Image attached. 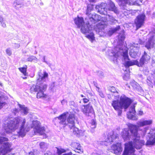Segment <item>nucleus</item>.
I'll list each match as a JSON object with an SVG mask.
<instances>
[{"label": "nucleus", "instance_id": "1", "mask_svg": "<svg viewBox=\"0 0 155 155\" xmlns=\"http://www.w3.org/2000/svg\"><path fill=\"white\" fill-rule=\"evenodd\" d=\"M48 74L45 71L43 72L42 75L39 74V78L37 80L36 85L33 84L30 89V91L31 93L37 92L36 97L37 98L45 99L48 97L47 94L44 93L47 89V85L42 82L46 78L48 77Z\"/></svg>", "mask_w": 155, "mask_h": 155}, {"label": "nucleus", "instance_id": "2", "mask_svg": "<svg viewBox=\"0 0 155 155\" xmlns=\"http://www.w3.org/2000/svg\"><path fill=\"white\" fill-rule=\"evenodd\" d=\"M131 100L126 96L120 97V101L118 100H113L111 105L114 109L118 112V116H120L122 113L123 107L124 109H127L132 103Z\"/></svg>", "mask_w": 155, "mask_h": 155}, {"label": "nucleus", "instance_id": "3", "mask_svg": "<svg viewBox=\"0 0 155 155\" xmlns=\"http://www.w3.org/2000/svg\"><path fill=\"white\" fill-rule=\"evenodd\" d=\"M60 120V124L63 126L64 127L68 125L69 128H72L75 125L76 119L75 115L72 113L65 112L57 117Z\"/></svg>", "mask_w": 155, "mask_h": 155}, {"label": "nucleus", "instance_id": "4", "mask_svg": "<svg viewBox=\"0 0 155 155\" xmlns=\"http://www.w3.org/2000/svg\"><path fill=\"white\" fill-rule=\"evenodd\" d=\"M127 125L128 129L126 128H124L121 133L122 136L124 139L129 138L131 135L137 138L140 137L138 133L139 130L138 126L130 123H128Z\"/></svg>", "mask_w": 155, "mask_h": 155}, {"label": "nucleus", "instance_id": "5", "mask_svg": "<svg viewBox=\"0 0 155 155\" xmlns=\"http://www.w3.org/2000/svg\"><path fill=\"white\" fill-rule=\"evenodd\" d=\"M8 138L0 137V155H14V153H10L13 150L12 144L9 142Z\"/></svg>", "mask_w": 155, "mask_h": 155}, {"label": "nucleus", "instance_id": "6", "mask_svg": "<svg viewBox=\"0 0 155 155\" xmlns=\"http://www.w3.org/2000/svg\"><path fill=\"white\" fill-rule=\"evenodd\" d=\"M40 122L37 120L34 121L32 123L31 128H33L35 133H37L40 135H46L45 134V129L44 127L41 126Z\"/></svg>", "mask_w": 155, "mask_h": 155}, {"label": "nucleus", "instance_id": "7", "mask_svg": "<svg viewBox=\"0 0 155 155\" xmlns=\"http://www.w3.org/2000/svg\"><path fill=\"white\" fill-rule=\"evenodd\" d=\"M145 18V15L144 14H139L137 16L134 21L136 30H138L143 25Z\"/></svg>", "mask_w": 155, "mask_h": 155}, {"label": "nucleus", "instance_id": "8", "mask_svg": "<svg viewBox=\"0 0 155 155\" xmlns=\"http://www.w3.org/2000/svg\"><path fill=\"white\" fill-rule=\"evenodd\" d=\"M83 106L84 108H82L81 111L86 116H89L91 115H94V109L90 103L87 104L83 105Z\"/></svg>", "mask_w": 155, "mask_h": 155}, {"label": "nucleus", "instance_id": "9", "mask_svg": "<svg viewBox=\"0 0 155 155\" xmlns=\"http://www.w3.org/2000/svg\"><path fill=\"white\" fill-rule=\"evenodd\" d=\"M124 150L122 155H129L134 153L135 150L133 147L132 142H130L125 144Z\"/></svg>", "mask_w": 155, "mask_h": 155}, {"label": "nucleus", "instance_id": "10", "mask_svg": "<svg viewBox=\"0 0 155 155\" xmlns=\"http://www.w3.org/2000/svg\"><path fill=\"white\" fill-rule=\"evenodd\" d=\"M149 139L146 142L147 145L155 144V129H151L149 132Z\"/></svg>", "mask_w": 155, "mask_h": 155}, {"label": "nucleus", "instance_id": "11", "mask_svg": "<svg viewBox=\"0 0 155 155\" xmlns=\"http://www.w3.org/2000/svg\"><path fill=\"white\" fill-rule=\"evenodd\" d=\"M111 150L116 154H119L122 152L123 148L120 143H117L113 144L111 147Z\"/></svg>", "mask_w": 155, "mask_h": 155}, {"label": "nucleus", "instance_id": "12", "mask_svg": "<svg viewBox=\"0 0 155 155\" xmlns=\"http://www.w3.org/2000/svg\"><path fill=\"white\" fill-rule=\"evenodd\" d=\"M139 138L135 137L133 140V145H134L135 148L137 149L141 148L142 146L144 145V141L140 139Z\"/></svg>", "mask_w": 155, "mask_h": 155}, {"label": "nucleus", "instance_id": "13", "mask_svg": "<svg viewBox=\"0 0 155 155\" xmlns=\"http://www.w3.org/2000/svg\"><path fill=\"white\" fill-rule=\"evenodd\" d=\"M71 146L74 149V150L76 152L80 153H83V149L79 143L74 142L72 143Z\"/></svg>", "mask_w": 155, "mask_h": 155}, {"label": "nucleus", "instance_id": "14", "mask_svg": "<svg viewBox=\"0 0 155 155\" xmlns=\"http://www.w3.org/2000/svg\"><path fill=\"white\" fill-rule=\"evenodd\" d=\"M89 20L91 24H95L97 22L103 20V18L97 14L92 15V17L89 18Z\"/></svg>", "mask_w": 155, "mask_h": 155}, {"label": "nucleus", "instance_id": "15", "mask_svg": "<svg viewBox=\"0 0 155 155\" xmlns=\"http://www.w3.org/2000/svg\"><path fill=\"white\" fill-rule=\"evenodd\" d=\"M107 5L109 11H113L116 14L118 13L119 12L117 8L116 7L114 3L112 1H110Z\"/></svg>", "mask_w": 155, "mask_h": 155}, {"label": "nucleus", "instance_id": "16", "mask_svg": "<svg viewBox=\"0 0 155 155\" xmlns=\"http://www.w3.org/2000/svg\"><path fill=\"white\" fill-rule=\"evenodd\" d=\"M25 123L26 120L24 118L22 120L20 130L18 132L19 135L22 137H24L25 135Z\"/></svg>", "mask_w": 155, "mask_h": 155}, {"label": "nucleus", "instance_id": "17", "mask_svg": "<svg viewBox=\"0 0 155 155\" xmlns=\"http://www.w3.org/2000/svg\"><path fill=\"white\" fill-rule=\"evenodd\" d=\"M150 59L149 56H148L147 53L144 52L140 60V66L142 67L144 64L145 61H146L149 60Z\"/></svg>", "mask_w": 155, "mask_h": 155}, {"label": "nucleus", "instance_id": "18", "mask_svg": "<svg viewBox=\"0 0 155 155\" xmlns=\"http://www.w3.org/2000/svg\"><path fill=\"white\" fill-rule=\"evenodd\" d=\"M75 23L77 25L78 27L79 28L84 23L83 19L82 18H80L79 17L75 18L74 19Z\"/></svg>", "mask_w": 155, "mask_h": 155}, {"label": "nucleus", "instance_id": "19", "mask_svg": "<svg viewBox=\"0 0 155 155\" xmlns=\"http://www.w3.org/2000/svg\"><path fill=\"white\" fill-rule=\"evenodd\" d=\"M27 66L25 65L24 67H20L18 68L19 71L23 74L24 76L27 75Z\"/></svg>", "mask_w": 155, "mask_h": 155}, {"label": "nucleus", "instance_id": "20", "mask_svg": "<svg viewBox=\"0 0 155 155\" xmlns=\"http://www.w3.org/2000/svg\"><path fill=\"white\" fill-rule=\"evenodd\" d=\"M152 120H145L140 122V126H143L145 125H149L152 124Z\"/></svg>", "mask_w": 155, "mask_h": 155}, {"label": "nucleus", "instance_id": "21", "mask_svg": "<svg viewBox=\"0 0 155 155\" xmlns=\"http://www.w3.org/2000/svg\"><path fill=\"white\" fill-rule=\"evenodd\" d=\"M130 0H119V2L120 3V5L123 6H124L127 4L130 5Z\"/></svg>", "mask_w": 155, "mask_h": 155}, {"label": "nucleus", "instance_id": "22", "mask_svg": "<svg viewBox=\"0 0 155 155\" xmlns=\"http://www.w3.org/2000/svg\"><path fill=\"white\" fill-rule=\"evenodd\" d=\"M57 153L58 155H60L62 153H65L67 151L69 150V149H67L66 150L62 148H57Z\"/></svg>", "mask_w": 155, "mask_h": 155}, {"label": "nucleus", "instance_id": "23", "mask_svg": "<svg viewBox=\"0 0 155 155\" xmlns=\"http://www.w3.org/2000/svg\"><path fill=\"white\" fill-rule=\"evenodd\" d=\"M86 37L91 42H93L94 40V35L93 33H90V34L87 35L86 36Z\"/></svg>", "mask_w": 155, "mask_h": 155}, {"label": "nucleus", "instance_id": "24", "mask_svg": "<svg viewBox=\"0 0 155 155\" xmlns=\"http://www.w3.org/2000/svg\"><path fill=\"white\" fill-rule=\"evenodd\" d=\"M13 5L15 9L17 10H18L19 8H21L22 6V4L20 3H18L17 2H14L13 3Z\"/></svg>", "mask_w": 155, "mask_h": 155}, {"label": "nucleus", "instance_id": "25", "mask_svg": "<svg viewBox=\"0 0 155 155\" xmlns=\"http://www.w3.org/2000/svg\"><path fill=\"white\" fill-rule=\"evenodd\" d=\"M70 129H73V132L74 134H78L79 133V130L78 128L75 127V125L72 128H69Z\"/></svg>", "mask_w": 155, "mask_h": 155}, {"label": "nucleus", "instance_id": "26", "mask_svg": "<svg viewBox=\"0 0 155 155\" xmlns=\"http://www.w3.org/2000/svg\"><path fill=\"white\" fill-rule=\"evenodd\" d=\"M90 127L91 129L95 128L96 126V123L95 120L93 119L90 123Z\"/></svg>", "mask_w": 155, "mask_h": 155}, {"label": "nucleus", "instance_id": "27", "mask_svg": "<svg viewBox=\"0 0 155 155\" xmlns=\"http://www.w3.org/2000/svg\"><path fill=\"white\" fill-rule=\"evenodd\" d=\"M122 56L124 59L129 60L128 51L127 50H126L123 52Z\"/></svg>", "mask_w": 155, "mask_h": 155}, {"label": "nucleus", "instance_id": "28", "mask_svg": "<svg viewBox=\"0 0 155 155\" xmlns=\"http://www.w3.org/2000/svg\"><path fill=\"white\" fill-rule=\"evenodd\" d=\"M135 112L134 108H133V111H129L128 114H127V117L128 118L130 119H131L133 117V115L131 114V113H134Z\"/></svg>", "mask_w": 155, "mask_h": 155}, {"label": "nucleus", "instance_id": "29", "mask_svg": "<svg viewBox=\"0 0 155 155\" xmlns=\"http://www.w3.org/2000/svg\"><path fill=\"white\" fill-rule=\"evenodd\" d=\"M134 64L135 63L134 62L130 61H128L125 63L124 65L126 67H129Z\"/></svg>", "mask_w": 155, "mask_h": 155}, {"label": "nucleus", "instance_id": "30", "mask_svg": "<svg viewBox=\"0 0 155 155\" xmlns=\"http://www.w3.org/2000/svg\"><path fill=\"white\" fill-rule=\"evenodd\" d=\"M20 107L21 108V109L22 110L25 114L26 115L28 113V109L27 107H22L21 106H20Z\"/></svg>", "mask_w": 155, "mask_h": 155}, {"label": "nucleus", "instance_id": "31", "mask_svg": "<svg viewBox=\"0 0 155 155\" xmlns=\"http://www.w3.org/2000/svg\"><path fill=\"white\" fill-rule=\"evenodd\" d=\"M81 31L84 34H86L88 30L86 29L83 25H82V26H81Z\"/></svg>", "mask_w": 155, "mask_h": 155}, {"label": "nucleus", "instance_id": "32", "mask_svg": "<svg viewBox=\"0 0 155 155\" xmlns=\"http://www.w3.org/2000/svg\"><path fill=\"white\" fill-rule=\"evenodd\" d=\"M0 23L1 24V26L4 28H5L6 27V25L4 23L3 21V19L2 17H1L0 15Z\"/></svg>", "mask_w": 155, "mask_h": 155}, {"label": "nucleus", "instance_id": "33", "mask_svg": "<svg viewBox=\"0 0 155 155\" xmlns=\"http://www.w3.org/2000/svg\"><path fill=\"white\" fill-rule=\"evenodd\" d=\"M151 43L150 41H148L146 44L145 47L148 49H149L151 48Z\"/></svg>", "mask_w": 155, "mask_h": 155}, {"label": "nucleus", "instance_id": "34", "mask_svg": "<svg viewBox=\"0 0 155 155\" xmlns=\"http://www.w3.org/2000/svg\"><path fill=\"white\" fill-rule=\"evenodd\" d=\"M120 28L119 25H118L115 28L112 29L114 33L117 32L120 29Z\"/></svg>", "mask_w": 155, "mask_h": 155}, {"label": "nucleus", "instance_id": "35", "mask_svg": "<svg viewBox=\"0 0 155 155\" xmlns=\"http://www.w3.org/2000/svg\"><path fill=\"white\" fill-rule=\"evenodd\" d=\"M6 51L8 55L10 56L12 54V52L9 48H7L6 49Z\"/></svg>", "mask_w": 155, "mask_h": 155}, {"label": "nucleus", "instance_id": "36", "mask_svg": "<svg viewBox=\"0 0 155 155\" xmlns=\"http://www.w3.org/2000/svg\"><path fill=\"white\" fill-rule=\"evenodd\" d=\"M110 90L112 92L114 93L115 92H117V93H118V92L116 91L115 87H111L110 88Z\"/></svg>", "mask_w": 155, "mask_h": 155}, {"label": "nucleus", "instance_id": "37", "mask_svg": "<svg viewBox=\"0 0 155 155\" xmlns=\"http://www.w3.org/2000/svg\"><path fill=\"white\" fill-rule=\"evenodd\" d=\"M83 102L84 104H86L89 102L90 100L89 99L84 98L82 99Z\"/></svg>", "mask_w": 155, "mask_h": 155}, {"label": "nucleus", "instance_id": "38", "mask_svg": "<svg viewBox=\"0 0 155 155\" xmlns=\"http://www.w3.org/2000/svg\"><path fill=\"white\" fill-rule=\"evenodd\" d=\"M22 121L19 118L17 117L15 119V124H18L20 123V122Z\"/></svg>", "mask_w": 155, "mask_h": 155}, {"label": "nucleus", "instance_id": "39", "mask_svg": "<svg viewBox=\"0 0 155 155\" xmlns=\"http://www.w3.org/2000/svg\"><path fill=\"white\" fill-rule=\"evenodd\" d=\"M114 33H115L114 32V31L112 29L108 31V35L110 36Z\"/></svg>", "mask_w": 155, "mask_h": 155}, {"label": "nucleus", "instance_id": "40", "mask_svg": "<svg viewBox=\"0 0 155 155\" xmlns=\"http://www.w3.org/2000/svg\"><path fill=\"white\" fill-rule=\"evenodd\" d=\"M45 143L44 142H41L39 144V146L40 148H43L45 146Z\"/></svg>", "mask_w": 155, "mask_h": 155}, {"label": "nucleus", "instance_id": "41", "mask_svg": "<svg viewBox=\"0 0 155 155\" xmlns=\"http://www.w3.org/2000/svg\"><path fill=\"white\" fill-rule=\"evenodd\" d=\"M5 102H2L0 101V109L2 108L4 105H5Z\"/></svg>", "mask_w": 155, "mask_h": 155}, {"label": "nucleus", "instance_id": "42", "mask_svg": "<svg viewBox=\"0 0 155 155\" xmlns=\"http://www.w3.org/2000/svg\"><path fill=\"white\" fill-rule=\"evenodd\" d=\"M135 63V64H136L137 65V66L139 67H141V66H140V62H139L138 61H135L134 62Z\"/></svg>", "mask_w": 155, "mask_h": 155}, {"label": "nucleus", "instance_id": "43", "mask_svg": "<svg viewBox=\"0 0 155 155\" xmlns=\"http://www.w3.org/2000/svg\"><path fill=\"white\" fill-rule=\"evenodd\" d=\"M62 155H72V153L71 152H70L68 153H64Z\"/></svg>", "mask_w": 155, "mask_h": 155}, {"label": "nucleus", "instance_id": "44", "mask_svg": "<svg viewBox=\"0 0 155 155\" xmlns=\"http://www.w3.org/2000/svg\"><path fill=\"white\" fill-rule=\"evenodd\" d=\"M143 114V112L142 111H139V115H142Z\"/></svg>", "mask_w": 155, "mask_h": 155}, {"label": "nucleus", "instance_id": "45", "mask_svg": "<svg viewBox=\"0 0 155 155\" xmlns=\"http://www.w3.org/2000/svg\"><path fill=\"white\" fill-rule=\"evenodd\" d=\"M28 61H32V59L31 57H29L28 58Z\"/></svg>", "mask_w": 155, "mask_h": 155}, {"label": "nucleus", "instance_id": "46", "mask_svg": "<svg viewBox=\"0 0 155 155\" xmlns=\"http://www.w3.org/2000/svg\"><path fill=\"white\" fill-rule=\"evenodd\" d=\"M91 155H101L97 153H93Z\"/></svg>", "mask_w": 155, "mask_h": 155}, {"label": "nucleus", "instance_id": "47", "mask_svg": "<svg viewBox=\"0 0 155 155\" xmlns=\"http://www.w3.org/2000/svg\"><path fill=\"white\" fill-rule=\"evenodd\" d=\"M96 0H89V2H94Z\"/></svg>", "mask_w": 155, "mask_h": 155}, {"label": "nucleus", "instance_id": "48", "mask_svg": "<svg viewBox=\"0 0 155 155\" xmlns=\"http://www.w3.org/2000/svg\"><path fill=\"white\" fill-rule=\"evenodd\" d=\"M22 78L24 79H26L27 78V77H23Z\"/></svg>", "mask_w": 155, "mask_h": 155}, {"label": "nucleus", "instance_id": "49", "mask_svg": "<svg viewBox=\"0 0 155 155\" xmlns=\"http://www.w3.org/2000/svg\"><path fill=\"white\" fill-rule=\"evenodd\" d=\"M44 155H51V154H48V153H45Z\"/></svg>", "mask_w": 155, "mask_h": 155}, {"label": "nucleus", "instance_id": "50", "mask_svg": "<svg viewBox=\"0 0 155 155\" xmlns=\"http://www.w3.org/2000/svg\"><path fill=\"white\" fill-rule=\"evenodd\" d=\"M81 97H84V95H83V94H81Z\"/></svg>", "mask_w": 155, "mask_h": 155}, {"label": "nucleus", "instance_id": "51", "mask_svg": "<svg viewBox=\"0 0 155 155\" xmlns=\"http://www.w3.org/2000/svg\"><path fill=\"white\" fill-rule=\"evenodd\" d=\"M105 20L104 21H105V22L106 21H107V18H105Z\"/></svg>", "mask_w": 155, "mask_h": 155}, {"label": "nucleus", "instance_id": "52", "mask_svg": "<svg viewBox=\"0 0 155 155\" xmlns=\"http://www.w3.org/2000/svg\"><path fill=\"white\" fill-rule=\"evenodd\" d=\"M18 110H17V109H15V111H17Z\"/></svg>", "mask_w": 155, "mask_h": 155}, {"label": "nucleus", "instance_id": "53", "mask_svg": "<svg viewBox=\"0 0 155 155\" xmlns=\"http://www.w3.org/2000/svg\"><path fill=\"white\" fill-rule=\"evenodd\" d=\"M0 85H2V84L0 83Z\"/></svg>", "mask_w": 155, "mask_h": 155}, {"label": "nucleus", "instance_id": "54", "mask_svg": "<svg viewBox=\"0 0 155 155\" xmlns=\"http://www.w3.org/2000/svg\"><path fill=\"white\" fill-rule=\"evenodd\" d=\"M140 1L141 2H142V0H140Z\"/></svg>", "mask_w": 155, "mask_h": 155}, {"label": "nucleus", "instance_id": "55", "mask_svg": "<svg viewBox=\"0 0 155 155\" xmlns=\"http://www.w3.org/2000/svg\"><path fill=\"white\" fill-rule=\"evenodd\" d=\"M119 95H118V97L119 98Z\"/></svg>", "mask_w": 155, "mask_h": 155}, {"label": "nucleus", "instance_id": "56", "mask_svg": "<svg viewBox=\"0 0 155 155\" xmlns=\"http://www.w3.org/2000/svg\"><path fill=\"white\" fill-rule=\"evenodd\" d=\"M73 155H75V154H74Z\"/></svg>", "mask_w": 155, "mask_h": 155}]
</instances>
